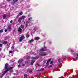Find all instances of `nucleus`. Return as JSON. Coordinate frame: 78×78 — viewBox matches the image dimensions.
<instances>
[{
  "label": "nucleus",
  "instance_id": "23",
  "mask_svg": "<svg viewBox=\"0 0 78 78\" xmlns=\"http://www.w3.org/2000/svg\"><path fill=\"white\" fill-rule=\"evenodd\" d=\"M24 78H27V74H24Z\"/></svg>",
  "mask_w": 78,
  "mask_h": 78
},
{
  "label": "nucleus",
  "instance_id": "7",
  "mask_svg": "<svg viewBox=\"0 0 78 78\" xmlns=\"http://www.w3.org/2000/svg\"><path fill=\"white\" fill-rule=\"evenodd\" d=\"M46 50V49L44 48H42L40 50V51H45Z\"/></svg>",
  "mask_w": 78,
  "mask_h": 78
},
{
  "label": "nucleus",
  "instance_id": "47",
  "mask_svg": "<svg viewBox=\"0 0 78 78\" xmlns=\"http://www.w3.org/2000/svg\"><path fill=\"white\" fill-rule=\"evenodd\" d=\"M34 29H36V28H34Z\"/></svg>",
  "mask_w": 78,
  "mask_h": 78
},
{
  "label": "nucleus",
  "instance_id": "29",
  "mask_svg": "<svg viewBox=\"0 0 78 78\" xmlns=\"http://www.w3.org/2000/svg\"><path fill=\"white\" fill-rule=\"evenodd\" d=\"M13 1L15 2H17L18 1V0H13Z\"/></svg>",
  "mask_w": 78,
  "mask_h": 78
},
{
  "label": "nucleus",
  "instance_id": "32",
  "mask_svg": "<svg viewBox=\"0 0 78 78\" xmlns=\"http://www.w3.org/2000/svg\"><path fill=\"white\" fill-rule=\"evenodd\" d=\"M53 64V62H52V61H51V62H50V64Z\"/></svg>",
  "mask_w": 78,
  "mask_h": 78
},
{
  "label": "nucleus",
  "instance_id": "20",
  "mask_svg": "<svg viewBox=\"0 0 78 78\" xmlns=\"http://www.w3.org/2000/svg\"><path fill=\"white\" fill-rule=\"evenodd\" d=\"M10 62H11V63H12V62H13L14 61V60H13L12 59L11 60H10Z\"/></svg>",
  "mask_w": 78,
  "mask_h": 78
},
{
  "label": "nucleus",
  "instance_id": "41",
  "mask_svg": "<svg viewBox=\"0 0 78 78\" xmlns=\"http://www.w3.org/2000/svg\"><path fill=\"white\" fill-rule=\"evenodd\" d=\"M2 44H0V47H2Z\"/></svg>",
  "mask_w": 78,
  "mask_h": 78
},
{
  "label": "nucleus",
  "instance_id": "46",
  "mask_svg": "<svg viewBox=\"0 0 78 78\" xmlns=\"http://www.w3.org/2000/svg\"><path fill=\"white\" fill-rule=\"evenodd\" d=\"M77 57H78V54L77 55Z\"/></svg>",
  "mask_w": 78,
  "mask_h": 78
},
{
  "label": "nucleus",
  "instance_id": "2",
  "mask_svg": "<svg viewBox=\"0 0 78 78\" xmlns=\"http://www.w3.org/2000/svg\"><path fill=\"white\" fill-rule=\"evenodd\" d=\"M39 54L41 56H44L47 55V53L46 52H40Z\"/></svg>",
  "mask_w": 78,
  "mask_h": 78
},
{
  "label": "nucleus",
  "instance_id": "34",
  "mask_svg": "<svg viewBox=\"0 0 78 78\" xmlns=\"http://www.w3.org/2000/svg\"><path fill=\"white\" fill-rule=\"evenodd\" d=\"M44 70V68H43V69H41V71H42Z\"/></svg>",
  "mask_w": 78,
  "mask_h": 78
},
{
  "label": "nucleus",
  "instance_id": "6",
  "mask_svg": "<svg viewBox=\"0 0 78 78\" xmlns=\"http://www.w3.org/2000/svg\"><path fill=\"white\" fill-rule=\"evenodd\" d=\"M8 30H9V31H11L12 30V28H11V26H8V27H7Z\"/></svg>",
  "mask_w": 78,
  "mask_h": 78
},
{
  "label": "nucleus",
  "instance_id": "28",
  "mask_svg": "<svg viewBox=\"0 0 78 78\" xmlns=\"http://www.w3.org/2000/svg\"><path fill=\"white\" fill-rule=\"evenodd\" d=\"M29 73H31L32 72V71H31V70H29Z\"/></svg>",
  "mask_w": 78,
  "mask_h": 78
},
{
  "label": "nucleus",
  "instance_id": "11",
  "mask_svg": "<svg viewBox=\"0 0 78 78\" xmlns=\"http://www.w3.org/2000/svg\"><path fill=\"white\" fill-rule=\"evenodd\" d=\"M22 61H23V59H20L18 61V63L19 64H20L21 63V62H22Z\"/></svg>",
  "mask_w": 78,
  "mask_h": 78
},
{
  "label": "nucleus",
  "instance_id": "10",
  "mask_svg": "<svg viewBox=\"0 0 78 78\" xmlns=\"http://www.w3.org/2000/svg\"><path fill=\"white\" fill-rule=\"evenodd\" d=\"M26 17H27V16H21V19H25V18H26Z\"/></svg>",
  "mask_w": 78,
  "mask_h": 78
},
{
  "label": "nucleus",
  "instance_id": "24",
  "mask_svg": "<svg viewBox=\"0 0 78 78\" xmlns=\"http://www.w3.org/2000/svg\"><path fill=\"white\" fill-rule=\"evenodd\" d=\"M11 48H12V50H14V46H12V47Z\"/></svg>",
  "mask_w": 78,
  "mask_h": 78
},
{
  "label": "nucleus",
  "instance_id": "39",
  "mask_svg": "<svg viewBox=\"0 0 78 78\" xmlns=\"http://www.w3.org/2000/svg\"><path fill=\"white\" fill-rule=\"evenodd\" d=\"M74 59H78V57H76L74 58Z\"/></svg>",
  "mask_w": 78,
  "mask_h": 78
},
{
  "label": "nucleus",
  "instance_id": "16",
  "mask_svg": "<svg viewBox=\"0 0 78 78\" xmlns=\"http://www.w3.org/2000/svg\"><path fill=\"white\" fill-rule=\"evenodd\" d=\"M23 14V12H21L20 13H19V14L18 15V16H21V15H22Z\"/></svg>",
  "mask_w": 78,
  "mask_h": 78
},
{
  "label": "nucleus",
  "instance_id": "49",
  "mask_svg": "<svg viewBox=\"0 0 78 78\" xmlns=\"http://www.w3.org/2000/svg\"><path fill=\"white\" fill-rule=\"evenodd\" d=\"M0 42H1V41H0Z\"/></svg>",
  "mask_w": 78,
  "mask_h": 78
},
{
  "label": "nucleus",
  "instance_id": "38",
  "mask_svg": "<svg viewBox=\"0 0 78 78\" xmlns=\"http://www.w3.org/2000/svg\"><path fill=\"white\" fill-rule=\"evenodd\" d=\"M22 66L23 67V66H25V64H23L22 65Z\"/></svg>",
  "mask_w": 78,
  "mask_h": 78
},
{
  "label": "nucleus",
  "instance_id": "3",
  "mask_svg": "<svg viewBox=\"0 0 78 78\" xmlns=\"http://www.w3.org/2000/svg\"><path fill=\"white\" fill-rule=\"evenodd\" d=\"M25 39V37L23 35H21V37H20L19 41L20 42H21V41H22L23 39Z\"/></svg>",
  "mask_w": 78,
  "mask_h": 78
},
{
  "label": "nucleus",
  "instance_id": "45",
  "mask_svg": "<svg viewBox=\"0 0 78 78\" xmlns=\"http://www.w3.org/2000/svg\"><path fill=\"white\" fill-rule=\"evenodd\" d=\"M44 48H45V49H46V48H46L45 47H44Z\"/></svg>",
  "mask_w": 78,
  "mask_h": 78
},
{
  "label": "nucleus",
  "instance_id": "1",
  "mask_svg": "<svg viewBox=\"0 0 78 78\" xmlns=\"http://www.w3.org/2000/svg\"><path fill=\"white\" fill-rule=\"evenodd\" d=\"M5 69L6 70L4 71L5 70H4L2 73H0V77L1 78H2L8 71H10V72H12V69H13V67H10L9 68H8V64L6 63L5 65Z\"/></svg>",
  "mask_w": 78,
  "mask_h": 78
},
{
  "label": "nucleus",
  "instance_id": "15",
  "mask_svg": "<svg viewBox=\"0 0 78 78\" xmlns=\"http://www.w3.org/2000/svg\"><path fill=\"white\" fill-rule=\"evenodd\" d=\"M34 41H33V39H32L31 40H30L28 41L29 43H31V42H33Z\"/></svg>",
  "mask_w": 78,
  "mask_h": 78
},
{
  "label": "nucleus",
  "instance_id": "44",
  "mask_svg": "<svg viewBox=\"0 0 78 78\" xmlns=\"http://www.w3.org/2000/svg\"><path fill=\"white\" fill-rule=\"evenodd\" d=\"M71 52H73V50H71Z\"/></svg>",
  "mask_w": 78,
  "mask_h": 78
},
{
  "label": "nucleus",
  "instance_id": "21",
  "mask_svg": "<svg viewBox=\"0 0 78 78\" xmlns=\"http://www.w3.org/2000/svg\"><path fill=\"white\" fill-rule=\"evenodd\" d=\"M3 29L0 30V33H3Z\"/></svg>",
  "mask_w": 78,
  "mask_h": 78
},
{
  "label": "nucleus",
  "instance_id": "35",
  "mask_svg": "<svg viewBox=\"0 0 78 78\" xmlns=\"http://www.w3.org/2000/svg\"><path fill=\"white\" fill-rule=\"evenodd\" d=\"M30 16H31V15H30V14L28 15V17H30Z\"/></svg>",
  "mask_w": 78,
  "mask_h": 78
},
{
  "label": "nucleus",
  "instance_id": "25",
  "mask_svg": "<svg viewBox=\"0 0 78 78\" xmlns=\"http://www.w3.org/2000/svg\"><path fill=\"white\" fill-rule=\"evenodd\" d=\"M52 65H51L49 66V67H48V68H50V67H52Z\"/></svg>",
  "mask_w": 78,
  "mask_h": 78
},
{
  "label": "nucleus",
  "instance_id": "22",
  "mask_svg": "<svg viewBox=\"0 0 78 78\" xmlns=\"http://www.w3.org/2000/svg\"><path fill=\"white\" fill-rule=\"evenodd\" d=\"M30 37V35L27 34V35H26V37L27 38H28L29 37Z\"/></svg>",
  "mask_w": 78,
  "mask_h": 78
},
{
  "label": "nucleus",
  "instance_id": "4",
  "mask_svg": "<svg viewBox=\"0 0 78 78\" xmlns=\"http://www.w3.org/2000/svg\"><path fill=\"white\" fill-rule=\"evenodd\" d=\"M32 20V17H30L28 18V20L27 22V24H26V27H28V25H27V24H28V23L30 22V21L31 20Z\"/></svg>",
  "mask_w": 78,
  "mask_h": 78
},
{
  "label": "nucleus",
  "instance_id": "19",
  "mask_svg": "<svg viewBox=\"0 0 78 78\" xmlns=\"http://www.w3.org/2000/svg\"><path fill=\"white\" fill-rule=\"evenodd\" d=\"M3 44H7V41H4L3 42Z\"/></svg>",
  "mask_w": 78,
  "mask_h": 78
},
{
  "label": "nucleus",
  "instance_id": "37",
  "mask_svg": "<svg viewBox=\"0 0 78 78\" xmlns=\"http://www.w3.org/2000/svg\"><path fill=\"white\" fill-rule=\"evenodd\" d=\"M10 23H12V20H11Z\"/></svg>",
  "mask_w": 78,
  "mask_h": 78
},
{
  "label": "nucleus",
  "instance_id": "26",
  "mask_svg": "<svg viewBox=\"0 0 78 78\" xmlns=\"http://www.w3.org/2000/svg\"><path fill=\"white\" fill-rule=\"evenodd\" d=\"M12 5H15V2H11Z\"/></svg>",
  "mask_w": 78,
  "mask_h": 78
},
{
  "label": "nucleus",
  "instance_id": "48",
  "mask_svg": "<svg viewBox=\"0 0 78 78\" xmlns=\"http://www.w3.org/2000/svg\"><path fill=\"white\" fill-rule=\"evenodd\" d=\"M0 50H1V49L0 48Z\"/></svg>",
  "mask_w": 78,
  "mask_h": 78
},
{
  "label": "nucleus",
  "instance_id": "31",
  "mask_svg": "<svg viewBox=\"0 0 78 78\" xmlns=\"http://www.w3.org/2000/svg\"><path fill=\"white\" fill-rule=\"evenodd\" d=\"M25 63L26 64H28V62L27 61H26L25 62Z\"/></svg>",
  "mask_w": 78,
  "mask_h": 78
},
{
  "label": "nucleus",
  "instance_id": "30",
  "mask_svg": "<svg viewBox=\"0 0 78 78\" xmlns=\"http://www.w3.org/2000/svg\"><path fill=\"white\" fill-rule=\"evenodd\" d=\"M8 31V30L5 29V32H6Z\"/></svg>",
  "mask_w": 78,
  "mask_h": 78
},
{
  "label": "nucleus",
  "instance_id": "18",
  "mask_svg": "<svg viewBox=\"0 0 78 78\" xmlns=\"http://www.w3.org/2000/svg\"><path fill=\"white\" fill-rule=\"evenodd\" d=\"M20 27L21 28H24V25H22L20 26Z\"/></svg>",
  "mask_w": 78,
  "mask_h": 78
},
{
  "label": "nucleus",
  "instance_id": "5",
  "mask_svg": "<svg viewBox=\"0 0 78 78\" xmlns=\"http://www.w3.org/2000/svg\"><path fill=\"white\" fill-rule=\"evenodd\" d=\"M51 58H49L48 59V60L47 61V62L46 64V66L47 67H48V66H49V64H50V63H49V62H50V61H51Z\"/></svg>",
  "mask_w": 78,
  "mask_h": 78
},
{
  "label": "nucleus",
  "instance_id": "8",
  "mask_svg": "<svg viewBox=\"0 0 78 78\" xmlns=\"http://www.w3.org/2000/svg\"><path fill=\"white\" fill-rule=\"evenodd\" d=\"M34 39L35 41H37L38 40H39V39H40V37H35L34 38Z\"/></svg>",
  "mask_w": 78,
  "mask_h": 78
},
{
  "label": "nucleus",
  "instance_id": "12",
  "mask_svg": "<svg viewBox=\"0 0 78 78\" xmlns=\"http://www.w3.org/2000/svg\"><path fill=\"white\" fill-rule=\"evenodd\" d=\"M22 30L21 29V28H19L18 29V31L21 32V31H22Z\"/></svg>",
  "mask_w": 78,
  "mask_h": 78
},
{
  "label": "nucleus",
  "instance_id": "42",
  "mask_svg": "<svg viewBox=\"0 0 78 78\" xmlns=\"http://www.w3.org/2000/svg\"><path fill=\"white\" fill-rule=\"evenodd\" d=\"M37 66H39V64H37Z\"/></svg>",
  "mask_w": 78,
  "mask_h": 78
},
{
  "label": "nucleus",
  "instance_id": "13",
  "mask_svg": "<svg viewBox=\"0 0 78 78\" xmlns=\"http://www.w3.org/2000/svg\"><path fill=\"white\" fill-rule=\"evenodd\" d=\"M34 62H35V61L34 60H32V62L31 63V66H33V63H34Z\"/></svg>",
  "mask_w": 78,
  "mask_h": 78
},
{
  "label": "nucleus",
  "instance_id": "14",
  "mask_svg": "<svg viewBox=\"0 0 78 78\" xmlns=\"http://www.w3.org/2000/svg\"><path fill=\"white\" fill-rule=\"evenodd\" d=\"M38 58V57H36V58L35 57H32V59H37Z\"/></svg>",
  "mask_w": 78,
  "mask_h": 78
},
{
  "label": "nucleus",
  "instance_id": "43",
  "mask_svg": "<svg viewBox=\"0 0 78 78\" xmlns=\"http://www.w3.org/2000/svg\"><path fill=\"white\" fill-rule=\"evenodd\" d=\"M49 44H51V42H49Z\"/></svg>",
  "mask_w": 78,
  "mask_h": 78
},
{
  "label": "nucleus",
  "instance_id": "9",
  "mask_svg": "<svg viewBox=\"0 0 78 78\" xmlns=\"http://www.w3.org/2000/svg\"><path fill=\"white\" fill-rule=\"evenodd\" d=\"M22 18L21 17H20L18 20L19 22H20L21 21H22Z\"/></svg>",
  "mask_w": 78,
  "mask_h": 78
},
{
  "label": "nucleus",
  "instance_id": "40",
  "mask_svg": "<svg viewBox=\"0 0 78 78\" xmlns=\"http://www.w3.org/2000/svg\"><path fill=\"white\" fill-rule=\"evenodd\" d=\"M12 0H7V1L8 2V1H11Z\"/></svg>",
  "mask_w": 78,
  "mask_h": 78
},
{
  "label": "nucleus",
  "instance_id": "36",
  "mask_svg": "<svg viewBox=\"0 0 78 78\" xmlns=\"http://www.w3.org/2000/svg\"><path fill=\"white\" fill-rule=\"evenodd\" d=\"M12 53V51H9V53Z\"/></svg>",
  "mask_w": 78,
  "mask_h": 78
},
{
  "label": "nucleus",
  "instance_id": "27",
  "mask_svg": "<svg viewBox=\"0 0 78 78\" xmlns=\"http://www.w3.org/2000/svg\"><path fill=\"white\" fill-rule=\"evenodd\" d=\"M6 15H5L3 17V19H5L6 18Z\"/></svg>",
  "mask_w": 78,
  "mask_h": 78
},
{
  "label": "nucleus",
  "instance_id": "33",
  "mask_svg": "<svg viewBox=\"0 0 78 78\" xmlns=\"http://www.w3.org/2000/svg\"><path fill=\"white\" fill-rule=\"evenodd\" d=\"M21 67V65H18V67Z\"/></svg>",
  "mask_w": 78,
  "mask_h": 78
},
{
  "label": "nucleus",
  "instance_id": "17",
  "mask_svg": "<svg viewBox=\"0 0 78 78\" xmlns=\"http://www.w3.org/2000/svg\"><path fill=\"white\" fill-rule=\"evenodd\" d=\"M61 61V59H58V64H59L60 63V62Z\"/></svg>",
  "mask_w": 78,
  "mask_h": 78
}]
</instances>
